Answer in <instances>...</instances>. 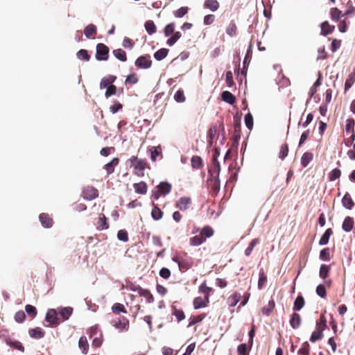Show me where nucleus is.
<instances>
[{"mask_svg":"<svg viewBox=\"0 0 355 355\" xmlns=\"http://www.w3.org/2000/svg\"><path fill=\"white\" fill-rule=\"evenodd\" d=\"M126 164H129L130 168L133 170V173L138 177L145 175V170L148 168V164L145 159H139L137 156H132L127 159Z\"/></svg>","mask_w":355,"mask_h":355,"instance_id":"f257e3e1","label":"nucleus"},{"mask_svg":"<svg viewBox=\"0 0 355 355\" xmlns=\"http://www.w3.org/2000/svg\"><path fill=\"white\" fill-rule=\"evenodd\" d=\"M171 185L166 182H162L153 191L152 197L157 200L161 196H166L171 191Z\"/></svg>","mask_w":355,"mask_h":355,"instance_id":"f03ea898","label":"nucleus"},{"mask_svg":"<svg viewBox=\"0 0 355 355\" xmlns=\"http://www.w3.org/2000/svg\"><path fill=\"white\" fill-rule=\"evenodd\" d=\"M135 66L139 69H149L152 66V60L148 54L139 56L135 62Z\"/></svg>","mask_w":355,"mask_h":355,"instance_id":"7ed1b4c3","label":"nucleus"},{"mask_svg":"<svg viewBox=\"0 0 355 355\" xmlns=\"http://www.w3.org/2000/svg\"><path fill=\"white\" fill-rule=\"evenodd\" d=\"M109 54L108 47L103 44L99 43L96 46V58L98 60H107Z\"/></svg>","mask_w":355,"mask_h":355,"instance_id":"20e7f679","label":"nucleus"},{"mask_svg":"<svg viewBox=\"0 0 355 355\" xmlns=\"http://www.w3.org/2000/svg\"><path fill=\"white\" fill-rule=\"evenodd\" d=\"M81 196L85 200H92L98 196V191L92 186H87L83 189Z\"/></svg>","mask_w":355,"mask_h":355,"instance_id":"39448f33","label":"nucleus"},{"mask_svg":"<svg viewBox=\"0 0 355 355\" xmlns=\"http://www.w3.org/2000/svg\"><path fill=\"white\" fill-rule=\"evenodd\" d=\"M192 204L191 198L187 196L181 197L175 202V207L180 211H186L189 209Z\"/></svg>","mask_w":355,"mask_h":355,"instance_id":"423d86ee","label":"nucleus"},{"mask_svg":"<svg viewBox=\"0 0 355 355\" xmlns=\"http://www.w3.org/2000/svg\"><path fill=\"white\" fill-rule=\"evenodd\" d=\"M330 270V266L322 264L319 271L320 277L324 280V284H327L328 286H331V280L327 279L329 275Z\"/></svg>","mask_w":355,"mask_h":355,"instance_id":"0eeeda50","label":"nucleus"},{"mask_svg":"<svg viewBox=\"0 0 355 355\" xmlns=\"http://www.w3.org/2000/svg\"><path fill=\"white\" fill-rule=\"evenodd\" d=\"M46 320L49 323L50 326H56L60 323V320L55 309H51L47 311Z\"/></svg>","mask_w":355,"mask_h":355,"instance_id":"6e6552de","label":"nucleus"},{"mask_svg":"<svg viewBox=\"0 0 355 355\" xmlns=\"http://www.w3.org/2000/svg\"><path fill=\"white\" fill-rule=\"evenodd\" d=\"M112 324L120 331L128 330L129 327V320L125 317H120L118 320H112Z\"/></svg>","mask_w":355,"mask_h":355,"instance_id":"1a4fd4ad","label":"nucleus"},{"mask_svg":"<svg viewBox=\"0 0 355 355\" xmlns=\"http://www.w3.org/2000/svg\"><path fill=\"white\" fill-rule=\"evenodd\" d=\"M209 302V299H208L207 296H205L204 297H197L193 300V307L196 309H199L200 308L207 306Z\"/></svg>","mask_w":355,"mask_h":355,"instance_id":"9d476101","label":"nucleus"},{"mask_svg":"<svg viewBox=\"0 0 355 355\" xmlns=\"http://www.w3.org/2000/svg\"><path fill=\"white\" fill-rule=\"evenodd\" d=\"M110 225L104 214H100L96 223V229L98 230H107Z\"/></svg>","mask_w":355,"mask_h":355,"instance_id":"9b49d317","label":"nucleus"},{"mask_svg":"<svg viewBox=\"0 0 355 355\" xmlns=\"http://www.w3.org/2000/svg\"><path fill=\"white\" fill-rule=\"evenodd\" d=\"M208 184L210 187L211 191L214 194H217L220 190V180L218 176L211 177L208 180Z\"/></svg>","mask_w":355,"mask_h":355,"instance_id":"f8f14e48","label":"nucleus"},{"mask_svg":"<svg viewBox=\"0 0 355 355\" xmlns=\"http://www.w3.org/2000/svg\"><path fill=\"white\" fill-rule=\"evenodd\" d=\"M39 218L44 227L49 228L52 227L53 221L49 214L42 213L40 215Z\"/></svg>","mask_w":355,"mask_h":355,"instance_id":"ddd939ff","label":"nucleus"},{"mask_svg":"<svg viewBox=\"0 0 355 355\" xmlns=\"http://www.w3.org/2000/svg\"><path fill=\"white\" fill-rule=\"evenodd\" d=\"M133 188L137 193L141 195L146 194L148 190V186L146 183L144 181H141L140 182L138 183H135L133 184Z\"/></svg>","mask_w":355,"mask_h":355,"instance_id":"4468645a","label":"nucleus"},{"mask_svg":"<svg viewBox=\"0 0 355 355\" xmlns=\"http://www.w3.org/2000/svg\"><path fill=\"white\" fill-rule=\"evenodd\" d=\"M119 159L114 157L104 166V168L106 170L107 175H110L114 172V168L119 164Z\"/></svg>","mask_w":355,"mask_h":355,"instance_id":"2eb2a0df","label":"nucleus"},{"mask_svg":"<svg viewBox=\"0 0 355 355\" xmlns=\"http://www.w3.org/2000/svg\"><path fill=\"white\" fill-rule=\"evenodd\" d=\"M342 205L344 207H345L347 209H352L353 207L354 206V202L352 200V197L350 196L349 193H346L343 199H342Z\"/></svg>","mask_w":355,"mask_h":355,"instance_id":"dca6fc26","label":"nucleus"},{"mask_svg":"<svg viewBox=\"0 0 355 355\" xmlns=\"http://www.w3.org/2000/svg\"><path fill=\"white\" fill-rule=\"evenodd\" d=\"M203 6L205 8L215 12L219 8L220 4L217 0H205Z\"/></svg>","mask_w":355,"mask_h":355,"instance_id":"f3484780","label":"nucleus"},{"mask_svg":"<svg viewBox=\"0 0 355 355\" xmlns=\"http://www.w3.org/2000/svg\"><path fill=\"white\" fill-rule=\"evenodd\" d=\"M354 220L353 218H352L350 216H347L343 223L342 227H343V230L347 232H349L352 230V229L354 228Z\"/></svg>","mask_w":355,"mask_h":355,"instance_id":"a211bd4d","label":"nucleus"},{"mask_svg":"<svg viewBox=\"0 0 355 355\" xmlns=\"http://www.w3.org/2000/svg\"><path fill=\"white\" fill-rule=\"evenodd\" d=\"M301 316L297 313H293L291 316L290 324L293 329H297L301 325Z\"/></svg>","mask_w":355,"mask_h":355,"instance_id":"6ab92c4d","label":"nucleus"},{"mask_svg":"<svg viewBox=\"0 0 355 355\" xmlns=\"http://www.w3.org/2000/svg\"><path fill=\"white\" fill-rule=\"evenodd\" d=\"M200 234L205 241H206L207 238H210L214 235V230L211 227L206 225L201 229Z\"/></svg>","mask_w":355,"mask_h":355,"instance_id":"aec40b11","label":"nucleus"},{"mask_svg":"<svg viewBox=\"0 0 355 355\" xmlns=\"http://www.w3.org/2000/svg\"><path fill=\"white\" fill-rule=\"evenodd\" d=\"M226 33L230 37H234L237 35L238 28L234 21L232 20L225 29Z\"/></svg>","mask_w":355,"mask_h":355,"instance_id":"412c9836","label":"nucleus"},{"mask_svg":"<svg viewBox=\"0 0 355 355\" xmlns=\"http://www.w3.org/2000/svg\"><path fill=\"white\" fill-rule=\"evenodd\" d=\"M218 132V126L216 124H213L210 127L208 132H207V141L209 146H211L213 144V139L215 137L216 135Z\"/></svg>","mask_w":355,"mask_h":355,"instance_id":"4be33fe9","label":"nucleus"},{"mask_svg":"<svg viewBox=\"0 0 355 355\" xmlns=\"http://www.w3.org/2000/svg\"><path fill=\"white\" fill-rule=\"evenodd\" d=\"M28 333L30 336L35 339L42 338L44 336V331L40 327L31 329Z\"/></svg>","mask_w":355,"mask_h":355,"instance_id":"5701e85b","label":"nucleus"},{"mask_svg":"<svg viewBox=\"0 0 355 355\" xmlns=\"http://www.w3.org/2000/svg\"><path fill=\"white\" fill-rule=\"evenodd\" d=\"M96 32V27L94 24H89L84 29V34L87 38L94 37Z\"/></svg>","mask_w":355,"mask_h":355,"instance_id":"b1692460","label":"nucleus"},{"mask_svg":"<svg viewBox=\"0 0 355 355\" xmlns=\"http://www.w3.org/2000/svg\"><path fill=\"white\" fill-rule=\"evenodd\" d=\"M334 28V26L330 25L328 21H324L321 24V34L326 36L331 33Z\"/></svg>","mask_w":355,"mask_h":355,"instance_id":"393cba45","label":"nucleus"},{"mask_svg":"<svg viewBox=\"0 0 355 355\" xmlns=\"http://www.w3.org/2000/svg\"><path fill=\"white\" fill-rule=\"evenodd\" d=\"M139 294L140 296H142L146 298L148 303H152L154 302V297L151 294L149 290L139 288Z\"/></svg>","mask_w":355,"mask_h":355,"instance_id":"a878e982","label":"nucleus"},{"mask_svg":"<svg viewBox=\"0 0 355 355\" xmlns=\"http://www.w3.org/2000/svg\"><path fill=\"white\" fill-rule=\"evenodd\" d=\"M73 313V309L71 307H64L59 309L58 313L62 318L63 320H68Z\"/></svg>","mask_w":355,"mask_h":355,"instance_id":"bb28decb","label":"nucleus"},{"mask_svg":"<svg viewBox=\"0 0 355 355\" xmlns=\"http://www.w3.org/2000/svg\"><path fill=\"white\" fill-rule=\"evenodd\" d=\"M221 98L225 102L228 103L231 105H232L236 100L235 96L230 92L228 91H225L222 92Z\"/></svg>","mask_w":355,"mask_h":355,"instance_id":"cd10ccee","label":"nucleus"},{"mask_svg":"<svg viewBox=\"0 0 355 355\" xmlns=\"http://www.w3.org/2000/svg\"><path fill=\"white\" fill-rule=\"evenodd\" d=\"M333 234V230L331 228H328L323 235L321 236L319 241V245H324L328 243L329 237Z\"/></svg>","mask_w":355,"mask_h":355,"instance_id":"c85d7f7f","label":"nucleus"},{"mask_svg":"<svg viewBox=\"0 0 355 355\" xmlns=\"http://www.w3.org/2000/svg\"><path fill=\"white\" fill-rule=\"evenodd\" d=\"M191 163L192 168L194 169H200L203 166L202 158L197 155L192 157Z\"/></svg>","mask_w":355,"mask_h":355,"instance_id":"c756f323","label":"nucleus"},{"mask_svg":"<svg viewBox=\"0 0 355 355\" xmlns=\"http://www.w3.org/2000/svg\"><path fill=\"white\" fill-rule=\"evenodd\" d=\"M78 347L83 354H87L89 349V344L85 336H81L78 341Z\"/></svg>","mask_w":355,"mask_h":355,"instance_id":"7c9ffc66","label":"nucleus"},{"mask_svg":"<svg viewBox=\"0 0 355 355\" xmlns=\"http://www.w3.org/2000/svg\"><path fill=\"white\" fill-rule=\"evenodd\" d=\"M313 155L312 153L306 152L304 153L301 158V164L303 167H306L309 162L313 159Z\"/></svg>","mask_w":355,"mask_h":355,"instance_id":"2f4dec72","label":"nucleus"},{"mask_svg":"<svg viewBox=\"0 0 355 355\" xmlns=\"http://www.w3.org/2000/svg\"><path fill=\"white\" fill-rule=\"evenodd\" d=\"M267 282V276L263 270V269H261L259 272V281H258V288L259 289H262L266 283Z\"/></svg>","mask_w":355,"mask_h":355,"instance_id":"473e14b6","label":"nucleus"},{"mask_svg":"<svg viewBox=\"0 0 355 355\" xmlns=\"http://www.w3.org/2000/svg\"><path fill=\"white\" fill-rule=\"evenodd\" d=\"M241 294L236 292L231 295L227 299V303L230 306H234L239 302Z\"/></svg>","mask_w":355,"mask_h":355,"instance_id":"72a5a7b5","label":"nucleus"},{"mask_svg":"<svg viewBox=\"0 0 355 355\" xmlns=\"http://www.w3.org/2000/svg\"><path fill=\"white\" fill-rule=\"evenodd\" d=\"M205 239L200 234L191 237L189 239V243L193 246H198L205 243Z\"/></svg>","mask_w":355,"mask_h":355,"instance_id":"f704fd0d","label":"nucleus"},{"mask_svg":"<svg viewBox=\"0 0 355 355\" xmlns=\"http://www.w3.org/2000/svg\"><path fill=\"white\" fill-rule=\"evenodd\" d=\"M151 216L155 220L161 219L163 216L162 211L158 207L157 205H153V208L151 211Z\"/></svg>","mask_w":355,"mask_h":355,"instance_id":"c9c22d12","label":"nucleus"},{"mask_svg":"<svg viewBox=\"0 0 355 355\" xmlns=\"http://www.w3.org/2000/svg\"><path fill=\"white\" fill-rule=\"evenodd\" d=\"M145 28L149 35H153L156 33L157 28L153 21L148 20L144 24Z\"/></svg>","mask_w":355,"mask_h":355,"instance_id":"e433bc0d","label":"nucleus"},{"mask_svg":"<svg viewBox=\"0 0 355 355\" xmlns=\"http://www.w3.org/2000/svg\"><path fill=\"white\" fill-rule=\"evenodd\" d=\"M113 54L118 60L125 62L127 60L126 53L121 49H117L113 51Z\"/></svg>","mask_w":355,"mask_h":355,"instance_id":"4c0bfd02","label":"nucleus"},{"mask_svg":"<svg viewBox=\"0 0 355 355\" xmlns=\"http://www.w3.org/2000/svg\"><path fill=\"white\" fill-rule=\"evenodd\" d=\"M259 242H260V241H259V239H257V238L252 239V240L250 241V243H249V245H248V248H247L245 249V256H247V257H249V256L251 254V253H252V250H253L254 248L257 244H259Z\"/></svg>","mask_w":355,"mask_h":355,"instance_id":"58836bf2","label":"nucleus"},{"mask_svg":"<svg viewBox=\"0 0 355 355\" xmlns=\"http://www.w3.org/2000/svg\"><path fill=\"white\" fill-rule=\"evenodd\" d=\"M168 53V49L164 48L160 49L155 53L154 58L157 60L160 61L166 57Z\"/></svg>","mask_w":355,"mask_h":355,"instance_id":"ea45409f","label":"nucleus"},{"mask_svg":"<svg viewBox=\"0 0 355 355\" xmlns=\"http://www.w3.org/2000/svg\"><path fill=\"white\" fill-rule=\"evenodd\" d=\"M304 305V300L302 295H299L295 300L293 310L295 311H300Z\"/></svg>","mask_w":355,"mask_h":355,"instance_id":"a19ab883","label":"nucleus"},{"mask_svg":"<svg viewBox=\"0 0 355 355\" xmlns=\"http://www.w3.org/2000/svg\"><path fill=\"white\" fill-rule=\"evenodd\" d=\"M112 311L114 313H116V314H119V313H127V311L124 306L123 304H121V303H114L112 308Z\"/></svg>","mask_w":355,"mask_h":355,"instance_id":"79ce46f5","label":"nucleus"},{"mask_svg":"<svg viewBox=\"0 0 355 355\" xmlns=\"http://www.w3.org/2000/svg\"><path fill=\"white\" fill-rule=\"evenodd\" d=\"M327 328V320L324 314H321L319 321L316 323V329L323 331Z\"/></svg>","mask_w":355,"mask_h":355,"instance_id":"37998d69","label":"nucleus"},{"mask_svg":"<svg viewBox=\"0 0 355 355\" xmlns=\"http://www.w3.org/2000/svg\"><path fill=\"white\" fill-rule=\"evenodd\" d=\"M7 344L14 348V349H18L21 352H24V346L22 345V344L19 342V341H17V340H8L6 341Z\"/></svg>","mask_w":355,"mask_h":355,"instance_id":"c03bdc74","label":"nucleus"},{"mask_svg":"<svg viewBox=\"0 0 355 355\" xmlns=\"http://www.w3.org/2000/svg\"><path fill=\"white\" fill-rule=\"evenodd\" d=\"M206 316V314L202 313L198 315L191 316L189 319V323L188 327H191L196 323L201 322Z\"/></svg>","mask_w":355,"mask_h":355,"instance_id":"a18cd8bd","label":"nucleus"},{"mask_svg":"<svg viewBox=\"0 0 355 355\" xmlns=\"http://www.w3.org/2000/svg\"><path fill=\"white\" fill-rule=\"evenodd\" d=\"M150 158L152 161L155 162L157 157L161 155L162 148L160 146H153L150 149Z\"/></svg>","mask_w":355,"mask_h":355,"instance_id":"49530a36","label":"nucleus"},{"mask_svg":"<svg viewBox=\"0 0 355 355\" xmlns=\"http://www.w3.org/2000/svg\"><path fill=\"white\" fill-rule=\"evenodd\" d=\"M199 291L203 294L205 296H207L208 299H209V294L212 291V288L207 286L206 282H204L199 286Z\"/></svg>","mask_w":355,"mask_h":355,"instance_id":"de8ad7c7","label":"nucleus"},{"mask_svg":"<svg viewBox=\"0 0 355 355\" xmlns=\"http://www.w3.org/2000/svg\"><path fill=\"white\" fill-rule=\"evenodd\" d=\"M181 36L182 34L179 31L173 33V35L168 39L166 44L170 46H173L181 37Z\"/></svg>","mask_w":355,"mask_h":355,"instance_id":"09e8293b","label":"nucleus"},{"mask_svg":"<svg viewBox=\"0 0 355 355\" xmlns=\"http://www.w3.org/2000/svg\"><path fill=\"white\" fill-rule=\"evenodd\" d=\"M275 306V303L273 300L269 301L267 306H265L262 309V312L266 315H269L272 311L274 309Z\"/></svg>","mask_w":355,"mask_h":355,"instance_id":"8fccbe9b","label":"nucleus"},{"mask_svg":"<svg viewBox=\"0 0 355 355\" xmlns=\"http://www.w3.org/2000/svg\"><path fill=\"white\" fill-rule=\"evenodd\" d=\"M320 259L322 261H329L330 260V259H331L330 250L329 248H325L320 251Z\"/></svg>","mask_w":355,"mask_h":355,"instance_id":"3c124183","label":"nucleus"},{"mask_svg":"<svg viewBox=\"0 0 355 355\" xmlns=\"http://www.w3.org/2000/svg\"><path fill=\"white\" fill-rule=\"evenodd\" d=\"M77 57L78 59L85 60V61H89L90 59V55H89L88 52L85 49H80L77 52Z\"/></svg>","mask_w":355,"mask_h":355,"instance_id":"603ef678","label":"nucleus"},{"mask_svg":"<svg viewBox=\"0 0 355 355\" xmlns=\"http://www.w3.org/2000/svg\"><path fill=\"white\" fill-rule=\"evenodd\" d=\"M341 13V11L337 8H332L330 10L331 17L334 21H338V19L340 18Z\"/></svg>","mask_w":355,"mask_h":355,"instance_id":"864d4df0","label":"nucleus"},{"mask_svg":"<svg viewBox=\"0 0 355 355\" xmlns=\"http://www.w3.org/2000/svg\"><path fill=\"white\" fill-rule=\"evenodd\" d=\"M340 175L341 171L338 168H334L329 173V181H334L339 178Z\"/></svg>","mask_w":355,"mask_h":355,"instance_id":"5fc2aeb1","label":"nucleus"},{"mask_svg":"<svg viewBox=\"0 0 355 355\" xmlns=\"http://www.w3.org/2000/svg\"><path fill=\"white\" fill-rule=\"evenodd\" d=\"M25 311L27 314L32 318H35L37 313L36 308L31 304L26 305Z\"/></svg>","mask_w":355,"mask_h":355,"instance_id":"6e6d98bb","label":"nucleus"},{"mask_svg":"<svg viewBox=\"0 0 355 355\" xmlns=\"http://www.w3.org/2000/svg\"><path fill=\"white\" fill-rule=\"evenodd\" d=\"M323 331H320V330H318L316 329L315 331H314L311 336V338H310V340L313 343L317 341V340H319L320 339L322 338L323 337Z\"/></svg>","mask_w":355,"mask_h":355,"instance_id":"4d7b16f0","label":"nucleus"},{"mask_svg":"<svg viewBox=\"0 0 355 355\" xmlns=\"http://www.w3.org/2000/svg\"><path fill=\"white\" fill-rule=\"evenodd\" d=\"M288 153V146L287 144H284L281 146L280 150L279 153V158L281 159H284Z\"/></svg>","mask_w":355,"mask_h":355,"instance_id":"13d9d810","label":"nucleus"},{"mask_svg":"<svg viewBox=\"0 0 355 355\" xmlns=\"http://www.w3.org/2000/svg\"><path fill=\"white\" fill-rule=\"evenodd\" d=\"M174 99L178 103H183V102H184L185 100H186V98H185V96H184L183 90H182V89L178 90L175 92V95H174Z\"/></svg>","mask_w":355,"mask_h":355,"instance_id":"bf43d9fd","label":"nucleus"},{"mask_svg":"<svg viewBox=\"0 0 355 355\" xmlns=\"http://www.w3.org/2000/svg\"><path fill=\"white\" fill-rule=\"evenodd\" d=\"M250 347H248L247 345L245 343L241 344L237 347V352L239 355H248V350H250Z\"/></svg>","mask_w":355,"mask_h":355,"instance_id":"052dcab7","label":"nucleus"},{"mask_svg":"<svg viewBox=\"0 0 355 355\" xmlns=\"http://www.w3.org/2000/svg\"><path fill=\"white\" fill-rule=\"evenodd\" d=\"M174 31L175 23H170L165 26L164 29V33L166 37H168L174 33Z\"/></svg>","mask_w":355,"mask_h":355,"instance_id":"680f3d73","label":"nucleus"},{"mask_svg":"<svg viewBox=\"0 0 355 355\" xmlns=\"http://www.w3.org/2000/svg\"><path fill=\"white\" fill-rule=\"evenodd\" d=\"M309 344L308 342H304L301 348L298 350L299 355H309Z\"/></svg>","mask_w":355,"mask_h":355,"instance_id":"e2e57ef3","label":"nucleus"},{"mask_svg":"<svg viewBox=\"0 0 355 355\" xmlns=\"http://www.w3.org/2000/svg\"><path fill=\"white\" fill-rule=\"evenodd\" d=\"M138 82L137 75L135 73L128 75L125 79V83L129 85H134Z\"/></svg>","mask_w":355,"mask_h":355,"instance_id":"0e129e2a","label":"nucleus"},{"mask_svg":"<svg viewBox=\"0 0 355 355\" xmlns=\"http://www.w3.org/2000/svg\"><path fill=\"white\" fill-rule=\"evenodd\" d=\"M245 123L249 130H252L253 128V116L250 113H248L245 116Z\"/></svg>","mask_w":355,"mask_h":355,"instance_id":"69168bd1","label":"nucleus"},{"mask_svg":"<svg viewBox=\"0 0 355 355\" xmlns=\"http://www.w3.org/2000/svg\"><path fill=\"white\" fill-rule=\"evenodd\" d=\"M117 238L119 240L123 242L128 241V234L125 230H120L117 233Z\"/></svg>","mask_w":355,"mask_h":355,"instance_id":"338daca9","label":"nucleus"},{"mask_svg":"<svg viewBox=\"0 0 355 355\" xmlns=\"http://www.w3.org/2000/svg\"><path fill=\"white\" fill-rule=\"evenodd\" d=\"M187 12H188L187 7H181L180 8L174 11L173 14L175 17L180 18V17H184Z\"/></svg>","mask_w":355,"mask_h":355,"instance_id":"774afa93","label":"nucleus"}]
</instances>
